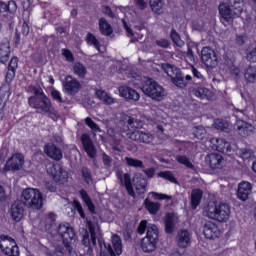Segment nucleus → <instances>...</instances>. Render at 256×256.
<instances>
[{"instance_id":"4","label":"nucleus","mask_w":256,"mask_h":256,"mask_svg":"<svg viewBox=\"0 0 256 256\" xmlns=\"http://www.w3.org/2000/svg\"><path fill=\"white\" fill-rule=\"evenodd\" d=\"M243 0H229L228 3H221L219 5L220 17L225 21H233L237 17H241L243 13Z\"/></svg>"},{"instance_id":"15","label":"nucleus","mask_w":256,"mask_h":256,"mask_svg":"<svg viewBox=\"0 0 256 256\" xmlns=\"http://www.w3.org/2000/svg\"><path fill=\"white\" fill-rule=\"evenodd\" d=\"M234 128L241 137H249V135L255 133V126H252L251 123L241 119L236 120Z\"/></svg>"},{"instance_id":"10","label":"nucleus","mask_w":256,"mask_h":256,"mask_svg":"<svg viewBox=\"0 0 256 256\" xmlns=\"http://www.w3.org/2000/svg\"><path fill=\"white\" fill-rule=\"evenodd\" d=\"M47 171L48 174L53 177L54 181L61 185H63V183H67V179H69V174L60 164L50 166Z\"/></svg>"},{"instance_id":"53","label":"nucleus","mask_w":256,"mask_h":256,"mask_svg":"<svg viewBox=\"0 0 256 256\" xmlns=\"http://www.w3.org/2000/svg\"><path fill=\"white\" fill-rule=\"evenodd\" d=\"M149 225L147 224V220H142L137 228L139 235H144L146 230L149 231Z\"/></svg>"},{"instance_id":"27","label":"nucleus","mask_w":256,"mask_h":256,"mask_svg":"<svg viewBox=\"0 0 256 256\" xmlns=\"http://www.w3.org/2000/svg\"><path fill=\"white\" fill-rule=\"evenodd\" d=\"M244 79L246 83H248L249 85L256 84V67L255 66H248L244 70Z\"/></svg>"},{"instance_id":"34","label":"nucleus","mask_w":256,"mask_h":256,"mask_svg":"<svg viewBox=\"0 0 256 256\" xmlns=\"http://www.w3.org/2000/svg\"><path fill=\"white\" fill-rule=\"evenodd\" d=\"M165 3L163 0H150V8L156 15H163V7Z\"/></svg>"},{"instance_id":"31","label":"nucleus","mask_w":256,"mask_h":256,"mask_svg":"<svg viewBox=\"0 0 256 256\" xmlns=\"http://www.w3.org/2000/svg\"><path fill=\"white\" fill-rule=\"evenodd\" d=\"M201 199H203V191L201 189H194L191 192V205L192 209H197L199 204L201 203Z\"/></svg>"},{"instance_id":"16","label":"nucleus","mask_w":256,"mask_h":256,"mask_svg":"<svg viewBox=\"0 0 256 256\" xmlns=\"http://www.w3.org/2000/svg\"><path fill=\"white\" fill-rule=\"evenodd\" d=\"M80 140L88 157H90V159H95L97 156V149H95V145L93 144V140H91V136H89L87 133H84L81 135Z\"/></svg>"},{"instance_id":"20","label":"nucleus","mask_w":256,"mask_h":256,"mask_svg":"<svg viewBox=\"0 0 256 256\" xmlns=\"http://www.w3.org/2000/svg\"><path fill=\"white\" fill-rule=\"evenodd\" d=\"M190 93H192L194 97H198V99H204L206 101L213 99V92L209 90V88L203 86H193L190 88Z\"/></svg>"},{"instance_id":"19","label":"nucleus","mask_w":256,"mask_h":256,"mask_svg":"<svg viewBox=\"0 0 256 256\" xmlns=\"http://www.w3.org/2000/svg\"><path fill=\"white\" fill-rule=\"evenodd\" d=\"M118 92L120 97H123V99L128 101H139V99H141V95H139L135 89L129 86H120L118 88Z\"/></svg>"},{"instance_id":"30","label":"nucleus","mask_w":256,"mask_h":256,"mask_svg":"<svg viewBox=\"0 0 256 256\" xmlns=\"http://www.w3.org/2000/svg\"><path fill=\"white\" fill-rule=\"evenodd\" d=\"M162 69L166 73V75L170 77L171 81H173L181 73V70H179V68L170 64H162Z\"/></svg>"},{"instance_id":"48","label":"nucleus","mask_w":256,"mask_h":256,"mask_svg":"<svg viewBox=\"0 0 256 256\" xmlns=\"http://www.w3.org/2000/svg\"><path fill=\"white\" fill-rule=\"evenodd\" d=\"M11 6L14 7V9H17V4H15L14 1H10L7 4L3 0H0V13H5L6 11H9V7Z\"/></svg>"},{"instance_id":"54","label":"nucleus","mask_w":256,"mask_h":256,"mask_svg":"<svg viewBox=\"0 0 256 256\" xmlns=\"http://www.w3.org/2000/svg\"><path fill=\"white\" fill-rule=\"evenodd\" d=\"M102 161L105 169H109L111 167V164L113 163V159H111V156L105 153L102 154Z\"/></svg>"},{"instance_id":"40","label":"nucleus","mask_w":256,"mask_h":256,"mask_svg":"<svg viewBox=\"0 0 256 256\" xmlns=\"http://www.w3.org/2000/svg\"><path fill=\"white\" fill-rule=\"evenodd\" d=\"M145 205H146L147 211H149V213H151V215H157V213L159 212V209L161 207V204H159L157 202H151L149 200L145 201Z\"/></svg>"},{"instance_id":"60","label":"nucleus","mask_w":256,"mask_h":256,"mask_svg":"<svg viewBox=\"0 0 256 256\" xmlns=\"http://www.w3.org/2000/svg\"><path fill=\"white\" fill-rule=\"evenodd\" d=\"M15 79V70H11L8 68V71L6 73V82L11 83Z\"/></svg>"},{"instance_id":"17","label":"nucleus","mask_w":256,"mask_h":256,"mask_svg":"<svg viewBox=\"0 0 256 256\" xmlns=\"http://www.w3.org/2000/svg\"><path fill=\"white\" fill-rule=\"evenodd\" d=\"M210 144L212 145V149H214L215 151H219L220 153L227 154L233 151L231 143H229L223 138H212L210 139Z\"/></svg>"},{"instance_id":"41","label":"nucleus","mask_w":256,"mask_h":256,"mask_svg":"<svg viewBox=\"0 0 256 256\" xmlns=\"http://www.w3.org/2000/svg\"><path fill=\"white\" fill-rule=\"evenodd\" d=\"M84 122L87 127L91 129L94 135L95 133H101V127H99V125H97V123H95V121H93V119L90 117L85 118Z\"/></svg>"},{"instance_id":"28","label":"nucleus","mask_w":256,"mask_h":256,"mask_svg":"<svg viewBox=\"0 0 256 256\" xmlns=\"http://www.w3.org/2000/svg\"><path fill=\"white\" fill-rule=\"evenodd\" d=\"M177 225V217L174 214H167L165 219V231L168 234L173 233L175 231V227Z\"/></svg>"},{"instance_id":"22","label":"nucleus","mask_w":256,"mask_h":256,"mask_svg":"<svg viewBox=\"0 0 256 256\" xmlns=\"http://www.w3.org/2000/svg\"><path fill=\"white\" fill-rule=\"evenodd\" d=\"M44 153H46L50 159H54V161H61V159H63L61 149L54 144H46L44 146Z\"/></svg>"},{"instance_id":"58","label":"nucleus","mask_w":256,"mask_h":256,"mask_svg":"<svg viewBox=\"0 0 256 256\" xmlns=\"http://www.w3.org/2000/svg\"><path fill=\"white\" fill-rule=\"evenodd\" d=\"M51 97L54 99V101H57L58 103H63V97H61V92H59V90H52Z\"/></svg>"},{"instance_id":"26","label":"nucleus","mask_w":256,"mask_h":256,"mask_svg":"<svg viewBox=\"0 0 256 256\" xmlns=\"http://www.w3.org/2000/svg\"><path fill=\"white\" fill-rule=\"evenodd\" d=\"M95 95L100 101H102V103H104V105H114L115 103V98H113L105 90L96 89Z\"/></svg>"},{"instance_id":"11","label":"nucleus","mask_w":256,"mask_h":256,"mask_svg":"<svg viewBox=\"0 0 256 256\" xmlns=\"http://www.w3.org/2000/svg\"><path fill=\"white\" fill-rule=\"evenodd\" d=\"M63 89L68 95H77L79 89H81V83L73 78L71 75H67L62 82Z\"/></svg>"},{"instance_id":"21","label":"nucleus","mask_w":256,"mask_h":256,"mask_svg":"<svg viewBox=\"0 0 256 256\" xmlns=\"http://www.w3.org/2000/svg\"><path fill=\"white\" fill-rule=\"evenodd\" d=\"M176 241L178 247H181L182 249H187V247L191 245V232L187 230H180L177 233Z\"/></svg>"},{"instance_id":"46","label":"nucleus","mask_w":256,"mask_h":256,"mask_svg":"<svg viewBox=\"0 0 256 256\" xmlns=\"http://www.w3.org/2000/svg\"><path fill=\"white\" fill-rule=\"evenodd\" d=\"M158 177H162V179H167L170 183H177V178L175 175L171 173V171H163L158 174Z\"/></svg>"},{"instance_id":"42","label":"nucleus","mask_w":256,"mask_h":256,"mask_svg":"<svg viewBox=\"0 0 256 256\" xmlns=\"http://www.w3.org/2000/svg\"><path fill=\"white\" fill-rule=\"evenodd\" d=\"M86 43H88V45H93V47H95V49H97V51H100V49H101V44H99V40H97L95 35H93L92 33L87 34Z\"/></svg>"},{"instance_id":"56","label":"nucleus","mask_w":256,"mask_h":256,"mask_svg":"<svg viewBox=\"0 0 256 256\" xmlns=\"http://www.w3.org/2000/svg\"><path fill=\"white\" fill-rule=\"evenodd\" d=\"M239 155L241 159H251V155H253V152L251 150L244 148L239 150Z\"/></svg>"},{"instance_id":"64","label":"nucleus","mask_w":256,"mask_h":256,"mask_svg":"<svg viewBox=\"0 0 256 256\" xmlns=\"http://www.w3.org/2000/svg\"><path fill=\"white\" fill-rule=\"evenodd\" d=\"M192 73L196 79L203 80V75L195 67L192 68Z\"/></svg>"},{"instance_id":"49","label":"nucleus","mask_w":256,"mask_h":256,"mask_svg":"<svg viewBox=\"0 0 256 256\" xmlns=\"http://www.w3.org/2000/svg\"><path fill=\"white\" fill-rule=\"evenodd\" d=\"M172 83L176 85V87H180V89H183V87H187V83H185V80L183 79V75L181 73L172 80Z\"/></svg>"},{"instance_id":"55","label":"nucleus","mask_w":256,"mask_h":256,"mask_svg":"<svg viewBox=\"0 0 256 256\" xmlns=\"http://www.w3.org/2000/svg\"><path fill=\"white\" fill-rule=\"evenodd\" d=\"M8 69H11L12 71H17V69H19V59L17 57L11 58Z\"/></svg>"},{"instance_id":"33","label":"nucleus","mask_w":256,"mask_h":256,"mask_svg":"<svg viewBox=\"0 0 256 256\" xmlns=\"http://www.w3.org/2000/svg\"><path fill=\"white\" fill-rule=\"evenodd\" d=\"M11 55V47L9 44H1L0 46V63H7Z\"/></svg>"},{"instance_id":"39","label":"nucleus","mask_w":256,"mask_h":256,"mask_svg":"<svg viewBox=\"0 0 256 256\" xmlns=\"http://www.w3.org/2000/svg\"><path fill=\"white\" fill-rule=\"evenodd\" d=\"M177 163H180V165H184V167H187V169H194L195 166L193 165V162H191V159L185 155H177L176 156Z\"/></svg>"},{"instance_id":"37","label":"nucleus","mask_w":256,"mask_h":256,"mask_svg":"<svg viewBox=\"0 0 256 256\" xmlns=\"http://www.w3.org/2000/svg\"><path fill=\"white\" fill-rule=\"evenodd\" d=\"M126 165L128 167H134V169H145L143 161L131 157H125Z\"/></svg>"},{"instance_id":"59","label":"nucleus","mask_w":256,"mask_h":256,"mask_svg":"<svg viewBox=\"0 0 256 256\" xmlns=\"http://www.w3.org/2000/svg\"><path fill=\"white\" fill-rule=\"evenodd\" d=\"M156 45H158V47H162L163 49H169V40L167 39H160V40H156Z\"/></svg>"},{"instance_id":"5","label":"nucleus","mask_w":256,"mask_h":256,"mask_svg":"<svg viewBox=\"0 0 256 256\" xmlns=\"http://www.w3.org/2000/svg\"><path fill=\"white\" fill-rule=\"evenodd\" d=\"M141 91L153 99V101H163L167 97V92L165 88L161 86L158 82L154 81L151 78H146L143 80L141 85Z\"/></svg>"},{"instance_id":"44","label":"nucleus","mask_w":256,"mask_h":256,"mask_svg":"<svg viewBox=\"0 0 256 256\" xmlns=\"http://www.w3.org/2000/svg\"><path fill=\"white\" fill-rule=\"evenodd\" d=\"M170 37L173 43L177 45V47H183V45H185V42L181 40V36H179V33H177V31L171 30Z\"/></svg>"},{"instance_id":"51","label":"nucleus","mask_w":256,"mask_h":256,"mask_svg":"<svg viewBox=\"0 0 256 256\" xmlns=\"http://www.w3.org/2000/svg\"><path fill=\"white\" fill-rule=\"evenodd\" d=\"M214 127H215V129H219L220 131H223V130L227 129V127H229V124H227V122L225 120L216 119L214 121Z\"/></svg>"},{"instance_id":"35","label":"nucleus","mask_w":256,"mask_h":256,"mask_svg":"<svg viewBox=\"0 0 256 256\" xmlns=\"http://www.w3.org/2000/svg\"><path fill=\"white\" fill-rule=\"evenodd\" d=\"M246 59L250 63H256V42L251 43L245 52Z\"/></svg>"},{"instance_id":"14","label":"nucleus","mask_w":256,"mask_h":256,"mask_svg":"<svg viewBox=\"0 0 256 256\" xmlns=\"http://www.w3.org/2000/svg\"><path fill=\"white\" fill-rule=\"evenodd\" d=\"M116 177L120 181L122 187H125L128 195L135 198V191L133 190V182L131 181V174L123 173L121 170L116 171Z\"/></svg>"},{"instance_id":"32","label":"nucleus","mask_w":256,"mask_h":256,"mask_svg":"<svg viewBox=\"0 0 256 256\" xmlns=\"http://www.w3.org/2000/svg\"><path fill=\"white\" fill-rule=\"evenodd\" d=\"M99 29L100 33L106 37H109V35L113 33V27H111V24H109L105 18L99 20Z\"/></svg>"},{"instance_id":"36","label":"nucleus","mask_w":256,"mask_h":256,"mask_svg":"<svg viewBox=\"0 0 256 256\" xmlns=\"http://www.w3.org/2000/svg\"><path fill=\"white\" fill-rule=\"evenodd\" d=\"M74 75H77L80 79H85V75H87V67L83 65L81 62H76L73 66Z\"/></svg>"},{"instance_id":"7","label":"nucleus","mask_w":256,"mask_h":256,"mask_svg":"<svg viewBox=\"0 0 256 256\" xmlns=\"http://www.w3.org/2000/svg\"><path fill=\"white\" fill-rule=\"evenodd\" d=\"M0 249L4 255L19 256V246H17L15 239L9 236H0Z\"/></svg>"},{"instance_id":"57","label":"nucleus","mask_w":256,"mask_h":256,"mask_svg":"<svg viewBox=\"0 0 256 256\" xmlns=\"http://www.w3.org/2000/svg\"><path fill=\"white\" fill-rule=\"evenodd\" d=\"M62 55L65 57L66 61L69 63H73L75 58L73 57V53L67 49L62 50Z\"/></svg>"},{"instance_id":"25","label":"nucleus","mask_w":256,"mask_h":256,"mask_svg":"<svg viewBox=\"0 0 256 256\" xmlns=\"http://www.w3.org/2000/svg\"><path fill=\"white\" fill-rule=\"evenodd\" d=\"M23 205L24 204L22 202H15L14 204H12L10 213L14 221L19 222L21 221V219H23V215L25 213Z\"/></svg>"},{"instance_id":"45","label":"nucleus","mask_w":256,"mask_h":256,"mask_svg":"<svg viewBox=\"0 0 256 256\" xmlns=\"http://www.w3.org/2000/svg\"><path fill=\"white\" fill-rule=\"evenodd\" d=\"M193 134L196 137V139L202 141V139H205V135H207V130H205L203 126H198L194 128Z\"/></svg>"},{"instance_id":"23","label":"nucleus","mask_w":256,"mask_h":256,"mask_svg":"<svg viewBox=\"0 0 256 256\" xmlns=\"http://www.w3.org/2000/svg\"><path fill=\"white\" fill-rule=\"evenodd\" d=\"M253 187L249 182H242L238 185L237 197L240 201H247L249 199V195H251Z\"/></svg>"},{"instance_id":"62","label":"nucleus","mask_w":256,"mask_h":256,"mask_svg":"<svg viewBox=\"0 0 256 256\" xmlns=\"http://www.w3.org/2000/svg\"><path fill=\"white\" fill-rule=\"evenodd\" d=\"M75 209L79 213L80 217L85 219V212H83V206H81V203L75 202Z\"/></svg>"},{"instance_id":"9","label":"nucleus","mask_w":256,"mask_h":256,"mask_svg":"<svg viewBox=\"0 0 256 256\" xmlns=\"http://www.w3.org/2000/svg\"><path fill=\"white\" fill-rule=\"evenodd\" d=\"M25 165V156L21 153L13 154L4 166V171H21Z\"/></svg>"},{"instance_id":"3","label":"nucleus","mask_w":256,"mask_h":256,"mask_svg":"<svg viewBox=\"0 0 256 256\" xmlns=\"http://www.w3.org/2000/svg\"><path fill=\"white\" fill-rule=\"evenodd\" d=\"M21 203L24 207L39 211L43 208V194L39 189L26 188L21 194Z\"/></svg>"},{"instance_id":"12","label":"nucleus","mask_w":256,"mask_h":256,"mask_svg":"<svg viewBox=\"0 0 256 256\" xmlns=\"http://www.w3.org/2000/svg\"><path fill=\"white\" fill-rule=\"evenodd\" d=\"M201 59L206 67H210L211 69L217 67V53H215V50L211 49L210 47H204L202 49Z\"/></svg>"},{"instance_id":"18","label":"nucleus","mask_w":256,"mask_h":256,"mask_svg":"<svg viewBox=\"0 0 256 256\" xmlns=\"http://www.w3.org/2000/svg\"><path fill=\"white\" fill-rule=\"evenodd\" d=\"M203 233L206 239H217L221 235V230L214 222L207 221L203 226Z\"/></svg>"},{"instance_id":"6","label":"nucleus","mask_w":256,"mask_h":256,"mask_svg":"<svg viewBox=\"0 0 256 256\" xmlns=\"http://www.w3.org/2000/svg\"><path fill=\"white\" fill-rule=\"evenodd\" d=\"M159 241V228L155 224L148 225L146 237L141 241V249L144 253H151L157 247Z\"/></svg>"},{"instance_id":"13","label":"nucleus","mask_w":256,"mask_h":256,"mask_svg":"<svg viewBox=\"0 0 256 256\" xmlns=\"http://www.w3.org/2000/svg\"><path fill=\"white\" fill-rule=\"evenodd\" d=\"M58 235L62 237L64 245H69L75 241V230L69 224H60L58 226Z\"/></svg>"},{"instance_id":"1","label":"nucleus","mask_w":256,"mask_h":256,"mask_svg":"<svg viewBox=\"0 0 256 256\" xmlns=\"http://www.w3.org/2000/svg\"><path fill=\"white\" fill-rule=\"evenodd\" d=\"M29 91L33 95L28 98L29 107L35 109L36 113H47L50 119H53V121H57V119H59V112L55 110V108L53 107V103L51 102V99H49L47 94L43 92V88L30 86Z\"/></svg>"},{"instance_id":"38","label":"nucleus","mask_w":256,"mask_h":256,"mask_svg":"<svg viewBox=\"0 0 256 256\" xmlns=\"http://www.w3.org/2000/svg\"><path fill=\"white\" fill-rule=\"evenodd\" d=\"M80 195L91 213H95V205L85 190H80Z\"/></svg>"},{"instance_id":"47","label":"nucleus","mask_w":256,"mask_h":256,"mask_svg":"<svg viewBox=\"0 0 256 256\" xmlns=\"http://www.w3.org/2000/svg\"><path fill=\"white\" fill-rule=\"evenodd\" d=\"M136 191H139L140 194L147 191V179H139V181L136 183Z\"/></svg>"},{"instance_id":"52","label":"nucleus","mask_w":256,"mask_h":256,"mask_svg":"<svg viewBox=\"0 0 256 256\" xmlns=\"http://www.w3.org/2000/svg\"><path fill=\"white\" fill-rule=\"evenodd\" d=\"M55 219H57L55 214L53 213L48 214V216L46 217V226H45L46 231H49V229H51V227L53 226V223H55Z\"/></svg>"},{"instance_id":"50","label":"nucleus","mask_w":256,"mask_h":256,"mask_svg":"<svg viewBox=\"0 0 256 256\" xmlns=\"http://www.w3.org/2000/svg\"><path fill=\"white\" fill-rule=\"evenodd\" d=\"M150 195H152V197L158 201H163V200L171 201V199H173V196H169L163 193L150 192Z\"/></svg>"},{"instance_id":"2","label":"nucleus","mask_w":256,"mask_h":256,"mask_svg":"<svg viewBox=\"0 0 256 256\" xmlns=\"http://www.w3.org/2000/svg\"><path fill=\"white\" fill-rule=\"evenodd\" d=\"M203 215L218 223H227L231 219V206L227 203L212 202L204 208Z\"/></svg>"},{"instance_id":"43","label":"nucleus","mask_w":256,"mask_h":256,"mask_svg":"<svg viewBox=\"0 0 256 256\" xmlns=\"http://www.w3.org/2000/svg\"><path fill=\"white\" fill-rule=\"evenodd\" d=\"M81 173L85 183H87V185H91V183H93V174L91 173L89 168L83 167L81 169Z\"/></svg>"},{"instance_id":"63","label":"nucleus","mask_w":256,"mask_h":256,"mask_svg":"<svg viewBox=\"0 0 256 256\" xmlns=\"http://www.w3.org/2000/svg\"><path fill=\"white\" fill-rule=\"evenodd\" d=\"M136 1V5L139 9H141L142 11L144 9H147V2H145V0H135Z\"/></svg>"},{"instance_id":"24","label":"nucleus","mask_w":256,"mask_h":256,"mask_svg":"<svg viewBox=\"0 0 256 256\" xmlns=\"http://www.w3.org/2000/svg\"><path fill=\"white\" fill-rule=\"evenodd\" d=\"M205 162L211 167V169H219L221 163H223V156L218 153L208 154L205 157Z\"/></svg>"},{"instance_id":"61","label":"nucleus","mask_w":256,"mask_h":256,"mask_svg":"<svg viewBox=\"0 0 256 256\" xmlns=\"http://www.w3.org/2000/svg\"><path fill=\"white\" fill-rule=\"evenodd\" d=\"M236 43L238 45H245V43H247V36H245V35H236Z\"/></svg>"},{"instance_id":"8","label":"nucleus","mask_w":256,"mask_h":256,"mask_svg":"<svg viewBox=\"0 0 256 256\" xmlns=\"http://www.w3.org/2000/svg\"><path fill=\"white\" fill-rule=\"evenodd\" d=\"M127 137L131 141H135V143H143L144 145H151L155 139V136L151 132L143 130L128 132Z\"/></svg>"},{"instance_id":"29","label":"nucleus","mask_w":256,"mask_h":256,"mask_svg":"<svg viewBox=\"0 0 256 256\" xmlns=\"http://www.w3.org/2000/svg\"><path fill=\"white\" fill-rule=\"evenodd\" d=\"M126 123L128 125V133H133V131H141L138 129L143 127V122L141 120H137L129 116L126 117Z\"/></svg>"}]
</instances>
